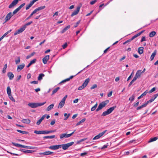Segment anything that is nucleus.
<instances>
[{"mask_svg":"<svg viewBox=\"0 0 158 158\" xmlns=\"http://www.w3.org/2000/svg\"><path fill=\"white\" fill-rule=\"evenodd\" d=\"M46 103V102L43 103H29L28 104V105L31 108H36L38 106H42L45 104Z\"/></svg>","mask_w":158,"mask_h":158,"instance_id":"nucleus-1","label":"nucleus"},{"mask_svg":"<svg viewBox=\"0 0 158 158\" xmlns=\"http://www.w3.org/2000/svg\"><path fill=\"white\" fill-rule=\"evenodd\" d=\"M116 107V106L110 107L107 110L104 112L102 114V116H105L110 114Z\"/></svg>","mask_w":158,"mask_h":158,"instance_id":"nucleus-2","label":"nucleus"},{"mask_svg":"<svg viewBox=\"0 0 158 158\" xmlns=\"http://www.w3.org/2000/svg\"><path fill=\"white\" fill-rule=\"evenodd\" d=\"M108 102L109 101L108 100H106L100 103L99 104L98 107L96 109V111H98L105 107Z\"/></svg>","mask_w":158,"mask_h":158,"instance_id":"nucleus-3","label":"nucleus"},{"mask_svg":"<svg viewBox=\"0 0 158 158\" xmlns=\"http://www.w3.org/2000/svg\"><path fill=\"white\" fill-rule=\"evenodd\" d=\"M74 143V142H72L66 144H60V148H62L63 150H66L69 147L73 145Z\"/></svg>","mask_w":158,"mask_h":158,"instance_id":"nucleus-4","label":"nucleus"},{"mask_svg":"<svg viewBox=\"0 0 158 158\" xmlns=\"http://www.w3.org/2000/svg\"><path fill=\"white\" fill-rule=\"evenodd\" d=\"M67 97V95H65L62 99L58 106V108H61L64 105L66 99Z\"/></svg>","mask_w":158,"mask_h":158,"instance_id":"nucleus-5","label":"nucleus"},{"mask_svg":"<svg viewBox=\"0 0 158 158\" xmlns=\"http://www.w3.org/2000/svg\"><path fill=\"white\" fill-rule=\"evenodd\" d=\"M90 79L89 78L86 79L84 82L82 84V85L78 87V89L79 90H81L83 89L87 85Z\"/></svg>","mask_w":158,"mask_h":158,"instance_id":"nucleus-6","label":"nucleus"},{"mask_svg":"<svg viewBox=\"0 0 158 158\" xmlns=\"http://www.w3.org/2000/svg\"><path fill=\"white\" fill-rule=\"evenodd\" d=\"M75 130L69 134H67L66 133L62 134L60 135V138L63 139L64 138H67L71 136L74 133Z\"/></svg>","mask_w":158,"mask_h":158,"instance_id":"nucleus-7","label":"nucleus"},{"mask_svg":"<svg viewBox=\"0 0 158 158\" xmlns=\"http://www.w3.org/2000/svg\"><path fill=\"white\" fill-rule=\"evenodd\" d=\"M26 29L25 26H23L20 29L16 31L14 33V35H15L23 32Z\"/></svg>","mask_w":158,"mask_h":158,"instance_id":"nucleus-8","label":"nucleus"},{"mask_svg":"<svg viewBox=\"0 0 158 158\" xmlns=\"http://www.w3.org/2000/svg\"><path fill=\"white\" fill-rule=\"evenodd\" d=\"M107 131V130H105L101 133H100L98 135L95 136L93 139V140L97 139L100 138L101 137L103 136Z\"/></svg>","mask_w":158,"mask_h":158,"instance_id":"nucleus-9","label":"nucleus"},{"mask_svg":"<svg viewBox=\"0 0 158 158\" xmlns=\"http://www.w3.org/2000/svg\"><path fill=\"white\" fill-rule=\"evenodd\" d=\"M38 0H33L31 1L29 4L27 5L26 8V10H28L32 6V5L35 2Z\"/></svg>","mask_w":158,"mask_h":158,"instance_id":"nucleus-10","label":"nucleus"},{"mask_svg":"<svg viewBox=\"0 0 158 158\" xmlns=\"http://www.w3.org/2000/svg\"><path fill=\"white\" fill-rule=\"evenodd\" d=\"M18 0H14L9 6V8H11L15 6L18 2Z\"/></svg>","mask_w":158,"mask_h":158,"instance_id":"nucleus-11","label":"nucleus"},{"mask_svg":"<svg viewBox=\"0 0 158 158\" xmlns=\"http://www.w3.org/2000/svg\"><path fill=\"white\" fill-rule=\"evenodd\" d=\"M60 144L58 145H53L50 146L49 148L52 150H57L60 148Z\"/></svg>","mask_w":158,"mask_h":158,"instance_id":"nucleus-12","label":"nucleus"},{"mask_svg":"<svg viewBox=\"0 0 158 158\" xmlns=\"http://www.w3.org/2000/svg\"><path fill=\"white\" fill-rule=\"evenodd\" d=\"M13 16V15L11 12L8 13L5 18V22H6L9 20Z\"/></svg>","mask_w":158,"mask_h":158,"instance_id":"nucleus-13","label":"nucleus"},{"mask_svg":"<svg viewBox=\"0 0 158 158\" xmlns=\"http://www.w3.org/2000/svg\"><path fill=\"white\" fill-rule=\"evenodd\" d=\"M80 8V7L78 6L77 7L76 10H74L71 14V17H73V16L76 15L77 14L79 11Z\"/></svg>","mask_w":158,"mask_h":158,"instance_id":"nucleus-14","label":"nucleus"},{"mask_svg":"<svg viewBox=\"0 0 158 158\" xmlns=\"http://www.w3.org/2000/svg\"><path fill=\"white\" fill-rule=\"evenodd\" d=\"M141 74V70H139L137 71L136 74L134 77L135 80H136L139 77Z\"/></svg>","mask_w":158,"mask_h":158,"instance_id":"nucleus-15","label":"nucleus"},{"mask_svg":"<svg viewBox=\"0 0 158 158\" xmlns=\"http://www.w3.org/2000/svg\"><path fill=\"white\" fill-rule=\"evenodd\" d=\"M144 30H143L138 33L136 34V35H135L134 36H133L131 38V40L132 41L134 39L136 38L137 37L139 36L142 33H143L144 32Z\"/></svg>","mask_w":158,"mask_h":158,"instance_id":"nucleus-16","label":"nucleus"},{"mask_svg":"<svg viewBox=\"0 0 158 158\" xmlns=\"http://www.w3.org/2000/svg\"><path fill=\"white\" fill-rule=\"evenodd\" d=\"M49 59V55H47L43 59V63L45 64H46L47 63V61Z\"/></svg>","mask_w":158,"mask_h":158,"instance_id":"nucleus-17","label":"nucleus"},{"mask_svg":"<svg viewBox=\"0 0 158 158\" xmlns=\"http://www.w3.org/2000/svg\"><path fill=\"white\" fill-rule=\"evenodd\" d=\"M7 76L10 80H12L14 76L13 73L11 72H9L8 73Z\"/></svg>","mask_w":158,"mask_h":158,"instance_id":"nucleus-18","label":"nucleus"},{"mask_svg":"<svg viewBox=\"0 0 158 158\" xmlns=\"http://www.w3.org/2000/svg\"><path fill=\"white\" fill-rule=\"evenodd\" d=\"M25 64L24 63L21 64L19 65L17 67V70L18 71H19L20 70H22L24 67Z\"/></svg>","mask_w":158,"mask_h":158,"instance_id":"nucleus-19","label":"nucleus"},{"mask_svg":"<svg viewBox=\"0 0 158 158\" xmlns=\"http://www.w3.org/2000/svg\"><path fill=\"white\" fill-rule=\"evenodd\" d=\"M45 6H41L39 7H38V8H36L35 9L34 11V12L36 13V12H37L38 11H39V10H43L45 8Z\"/></svg>","mask_w":158,"mask_h":158,"instance_id":"nucleus-20","label":"nucleus"},{"mask_svg":"<svg viewBox=\"0 0 158 158\" xmlns=\"http://www.w3.org/2000/svg\"><path fill=\"white\" fill-rule=\"evenodd\" d=\"M21 121L22 123L26 124H29L31 122L30 120L28 119H23Z\"/></svg>","mask_w":158,"mask_h":158,"instance_id":"nucleus-21","label":"nucleus"},{"mask_svg":"<svg viewBox=\"0 0 158 158\" xmlns=\"http://www.w3.org/2000/svg\"><path fill=\"white\" fill-rule=\"evenodd\" d=\"M156 54V50H155L154 52L152 53V55L150 57V60H152L155 56Z\"/></svg>","mask_w":158,"mask_h":158,"instance_id":"nucleus-22","label":"nucleus"},{"mask_svg":"<svg viewBox=\"0 0 158 158\" xmlns=\"http://www.w3.org/2000/svg\"><path fill=\"white\" fill-rule=\"evenodd\" d=\"M74 76H70L69 78H67L65 80H63L60 83H64L66 81H69L70 80V79H72L74 77Z\"/></svg>","mask_w":158,"mask_h":158,"instance_id":"nucleus-23","label":"nucleus"},{"mask_svg":"<svg viewBox=\"0 0 158 158\" xmlns=\"http://www.w3.org/2000/svg\"><path fill=\"white\" fill-rule=\"evenodd\" d=\"M55 131V130L43 131V134H47Z\"/></svg>","mask_w":158,"mask_h":158,"instance_id":"nucleus-24","label":"nucleus"},{"mask_svg":"<svg viewBox=\"0 0 158 158\" xmlns=\"http://www.w3.org/2000/svg\"><path fill=\"white\" fill-rule=\"evenodd\" d=\"M20 151L22 152H23L25 153H32L34 151L33 150H24L23 149H21L20 150Z\"/></svg>","mask_w":158,"mask_h":158,"instance_id":"nucleus-25","label":"nucleus"},{"mask_svg":"<svg viewBox=\"0 0 158 158\" xmlns=\"http://www.w3.org/2000/svg\"><path fill=\"white\" fill-rule=\"evenodd\" d=\"M143 48L140 47L138 48V52L140 54H142L143 52Z\"/></svg>","mask_w":158,"mask_h":158,"instance_id":"nucleus-26","label":"nucleus"},{"mask_svg":"<svg viewBox=\"0 0 158 158\" xmlns=\"http://www.w3.org/2000/svg\"><path fill=\"white\" fill-rule=\"evenodd\" d=\"M70 26L69 25L64 28L61 31V33H63L65 32L68 29L70 28Z\"/></svg>","mask_w":158,"mask_h":158,"instance_id":"nucleus-27","label":"nucleus"},{"mask_svg":"<svg viewBox=\"0 0 158 158\" xmlns=\"http://www.w3.org/2000/svg\"><path fill=\"white\" fill-rule=\"evenodd\" d=\"M158 139V137H155L153 138H151L148 141V143H151L152 142L156 141Z\"/></svg>","mask_w":158,"mask_h":158,"instance_id":"nucleus-28","label":"nucleus"},{"mask_svg":"<svg viewBox=\"0 0 158 158\" xmlns=\"http://www.w3.org/2000/svg\"><path fill=\"white\" fill-rule=\"evenodd\" d=\"M54 106V104H52L49 105L46 109L47 111H49L51 110L53 107Z\"/></svg>","mask_w":158,"mask_h":158,"instance_id":"nucleus-29","label":"nucleus"},{"mask_svg":"<svg viewBox=\"0 0 158 158\" xmlns=\"http://www.w3.org/2000/svg\"><path fill=\"white\" fill-rule=\"evenodd\" d=\"M55 137V135H51V136H44L43 137V138L44 139H52L54 138Z\"/></svg>","mask_w":158,"mask_h":158,"instance_id":"nucleus-30","label":"nucleus"},{"mask_svg":"<svg viewBox=\"0 0 158 158\" xmlns=\"http://www.w3.org/2000/svg\"><path fill=\"white\" fill-rule=\"evenodd\" d=\"M53 153V152H50V151H46V152H44L42 153L41 154H42L44 155H51Z\"/></svg>","mask_w":158,"mask_h":158,"instance_id":"nucleus-31","label":"nucleus"},{"mask_svg":"<svg viewBox=\"0 0 158 158\" xmlns=\"http://www.w3.org/2000/svg\"><path fill=\"white\" fill-rule=\"evenodd\" d=\"M156 34V32L155 31H152L150 32L149 34V36L150 37H154Z\"/></svg>","mask_w":158,"mask_h":158,"instance_id":"nucleus-32","label":"nucleus"},{"mask_svg":"<svg viewBox=\"0 0 158 158\" xmlns=\"http://www.w3.org/2000/svg\"><path fill=\"white\" fill-rule=\"evenodd\" d=\"M148 93V91L146 90L144 93H143L140 96H139V97L138 98V99H139Z\"/></svg>","mask_w":158,"mask_h":158,"instance_id":"nucleus-33","label":"nucleus"},{"mask_svg":"<svg viewBox=\"0 0 158 158\" xmlns=\"http://www.w3.org/2000/svg\"><path fill=\"white\" fill-rule=\"evenodd\" d=\"M44 76V74L43 73L40 74L38 77V80L39 81L41 80L43 78V77Z\"/></svg>","mask_w":158,"mask_h":158,"instance_id":"nucleus-34","label":"nucleus"},{"mask_svg":"<svg viewBox=\"0 0 158 158\" xmlns=\"http://www.w3.org/2000/svg\"><path fill=\"white\" fill-rule=\"evenodd\" d=\"M12 143L15 146L19 147H21L23 148V145L17 143H15L13 142H12Z\"/></svg>","mask_w":158,"mask_h":158,"instance_id":"nucleus-35","label":"nucleus"},{"mask_svg":"<svg viewBox=\"0 0 158 158\" xmlns=\"http://www.w3.org/2000/svg\"><path fill=\"white\" fill-rule=\"evenodd\" d=\"M146 106H146V104H145V103H144V104H143L142 105H141V106H140L136 108V110H139L140 109H142V108H143V107H146Z\"/></svg>","mask_w":158,"mask_h":158,"instance_id":"nucleus-36","label":"nucleus"},{"mask_svg":"<svg viewBox=\"0 0 158 158\" xmlns=\"http://www.w3.org/2000/svg\"><path fill=\"white\" fill-rule=\"evenodd\" d=\"M60 88L59 87H57L53 91L52 94V95L54 94L60 89Z\"/></svg>","mask_w":158,"mask_h":158,"instance_id":"nucleus-37","label":"nucleus"},{"mask_svg":"<svg viewBox=\"0 0 158 158\" xmlns=\"http://www.w3.org/2000/svg\"><path fill=\"white\" fill-rule=\"evenodd\" d=\"M7 92L8 95L10 96L11 94V89L9 87H8L7 88Z\"/></svg>","mask_w":158,"mask_h":158,"instance_id":"nucleus-38","label":"nucleus"},{"mask_svg":"<svg viewBox=\"0 0 158 158\" xmlns=\"http://www.w3.org/2000/svg\"><path fill=\"white\" fill-rule=\"evenodd\" d=\"M17 131L23 134H27L28 133V132L25 131H22L19 130H17Z\"/></svg>","mask_w":158,"mask_h":158,"instance_id":"nucleus-39","label":"nucleus"},{"mask_svg":"<svg viewBox=\"0 0 158 158\" xmlns=\"http://www.w3.org/2000/svg\"><path fill=\"white\" fill-rule=\"evenodd\" d=\"M35 133L37 134H43V131L35 130L34 132Z\"/></svg>","mask_w":158,"mask_h":158,"instance_id":"nucleus-40","label":"nucleus"},{"mask_svg":"<svg viewBox=\"0 0 158 158\" xmlns=\"http://www.w3.org/2000/svg\"><path fill=\"white\" fill-rule=\"evenodd\" d=\"M85 120V118H84L82 119L81 120L78 122L76 124L77 126L80 125L81 123L84 122Z\"/></svg>","mask_w":158,"mask_h":158,"instance_id":"nucleus-41","label":"nucleus"},{"mask_svg":"<svg viewBox=\"0 0 158 158\" xmlns=\"http://www.w3.org/2000/svg\"><path fill=\"white\" fill-rule=\"evenodd\" d=\"M20 62V57L19 56L18 57L17 59L15 60V64H19Z\"/></svg>","mask_w":158,"mask_h":158,"instance_id":"nucleus-42","label":"nucleus"},{"mask_svg":"<svg viewBox=\"0 0 158 158\" xmlns=\"http://www.w3.org/2000/svg\"><path fill=\"white\" fill-rule=\"evenodd\" d=\"M155 99L153 98H152L149 100L147 102H145V103L147 106L148 103L152 102Z\"/></svg>","mask_w":158,"mask_h":158,"instance_id":"nucleus-43","label":"nucleus"},{"mask_svg":"<svg viewBox=\"0 0 158 158\" xmlns=\"http://www.w3.org/2000/svg\"><path fill=\"white\" fill-rule=\"evenodd\" d=\"M70 115V114H68L67 113H64V117H66L64 119V120H66Z\"/></svg>","mask_w":158,"mask_h":158,"instance_id":"nucleus-44","label":"nucleus"},{"mask_svg":"<svg viewBox=\"0 0 158 158\" xmlns=\"http://www.w3.org/2000/svg\"><path fill=\"white\" fill-rule=\"evenodd\" d=\"M7 67V65L6 64H5L3 69L2 71V73H6V70Z\"/></svg>","mask_w":158,"mask_h":158,"instance_id":"nucleus-45","label":"nucleus"},{"mask_svg":"<svg viewBox=\"0 0 158 158\" xmlns=\"http://www.w3.org/2000/svg\"><path fill=\"white\" fill-rule=\"evenodd\" d=\"M98 106V103H97L94 106H93V107H92L91 108V111H93L95 109H96V107H97Z\"/></svg>","mask_w":158,"mask_h":158,"instance_id":"nucleus-46","label":"nucleus"},{"mask_svg":"<svg viewBox=\"0 0 158 158\" xmlns=\"http://www.w3.org/2000/svg\"><path fill=\"white\" fill-rule=\"evenodd\" d=\"M135 97V95L134 94L132 95V96L129 98V100H130L131 101H133L134 100Z\"/></svg>","mask_w":158,"mask_h":158,"instance_id":"nucleus-47","label":"nucleus"},{"mask_svg":"<svg viewBox=\"0 0 158 158\" xmlns=\"http://www.w3.org/2000/svg\"><path fill=\"white\" fill-rule=\"evenodd\" d=\"M19 10V9L17 8H16L15 10L13 12V13L12 14L13 15H15V14H16V13H17V12Z\"/></svg>","mask_w":158,"mask_h":158,"instance_id":"nucleus-48","label":"nucleus"},{"mask_svg":"<svg viewBox=\"0 0 158 158\" xmlns=\"http://www.w3.org/2000/svg\"><path fill=\"white\" fill-rule=\"evenodd\" d=\"M9 98L13 102H15V99L14 98L11 96V95L9 96Z\"/></svg>","mask_w":158,"mask_h":158,"instance_id":"nucleus-49","label":"nucleus"},{"mask_svg":"<svg viewBox=\"0 0 158 158\" xmlns=\"http://www.w3.org/2000/svg\"><path fill=\"white\" fill-rule=\"evenodd\" d=\"M11 31V29L8 31L7 32L5 33L2 36L4 38L6 35H7L8 33L10 32Z\"/></svg>","mask_w":158,"mask_h":158,"instance_id":"nucleus-50","label":"nucleus"},{"mask_svg":"<svg viewBox=\"0 0 158 158\" xmlns=\"http://www.w3.org/2000/svg\"><path fill=\"white\" fill-rule=\"evenodd\" d=\"M36 59H34L31 60L29 63H30L32 65V64L35 63L36 62Z\"/></svg>","mask_w":158,"mask_h":158,"instance_id":"nucleus-51","label":"nucleus"},{"mask_svg":"<svg viewBox=\"0 0 158 158\" xmlns=\"http://www.w3.org/2000/svg\"><path fill=\"white\" fill-rule=\"evenodd\" d=\"M87 138H84V139H81L80 140H78V141H77V143H78V144H79L81 142L85 140Z\"/></svg>","mask_w":158,"mask_h":158,"instance_id":"nucleus-52","label":"nucleus"},{"mask_svg":"<svg viewBox=\"0 0 158 158\" xmlns=\"http://www.w3.org/2000/svg\"><path fill=\"white\" fill-rule=\"evenodd\" d=\"M35 13L34 11H33L31 14L28 16V17L27 19H30L31 17Z\"/></svg>","mask_w":158,"mask_h":158,"instance_id":"nucleus-53","label":"nucleus"},{"mask_svg":"<svg viewBox=\"0 0 158 158\" xmlns=\"http://www.w3.org/2000/svg\"><path fill=\"white\" fill-rule=\"evenodd\" d=\"M97 85L96 84H94L91 87L90 89H94L96 88L97 87Z\"/></svg>","mask_w":158,"mask_h":158,"instance_id":"nucleus-54","label":"nucleus"},{"mask_svg":"<svg viewBox=\"0 0 158 158\" xmlns=\"http://www.w3.org/2000/svg\"><path fill=\"white\" fill-rule=\"evenodd\" d=\"M136 80H135L134 78H133L132 80L130 82L129 85V86H130L132 84V83L136 81Z\"/></svg>","mask_w":158,"mask_h":158,"instance_id":"nucleus-55","label":"nucleus"},{"mask_svg":"<svg viewBox=\"0 0 158 158\" xmlns=\"http://www.w3.org/2000/svg\"><path fill=\"white\" fill-rule=\"evenodd\" d=\"M156 90V88L153 87L149 91V93H151Z\"/></svg>","mask_w":158,"mask_h":158,"instance_id":"nucleus-56","label":"nucleus"},{"mask_svg":"<svg viewBox=\"0 0 158 158\" xmlns=\"http://www.w3.org/2000/svg\"><path fill=\"white\" fill-rule=\"evenodd\" d=\"M25 3H23L18 8L20 10L22 7H23L25 5Z\"/></svg>","mask_w":158,"mask_h":158,"instance_id":"nucleus-57","label":"nucleus"},{"mask_svg":"<svg viewBox=\"0 0 158 158\" xmlns=\"http://www.w3.org/2000/svg\"><path fill=\"white\" fill-rule=\"evenodd\" d=\"M32 23V21H30L27 23L26 24H25L24 26H25L26 28V27L27 26H28L31 24V23Z\"/></svg>","mask_w":158,"mask_h":158,"instance_id":"nucleus-58","label":"nucleus"},{"mask_svg":"<svg viewBox=\"0 0 158 158\" xmlns=\"http://www.w3.org/2000/svg\"><path fill=\"white\" fill-rule=\"evenodd\" d=\"M97 1V0H93L90 2V4L91 5H93Z\"/></svg>","mask_w":158,"mask_h":158,"instance_id":"nucleus-59","label":"nucleus"},{"mask_svg":"<svg viewBox=\"0 0 158 158\" xmlns=\"http://www.w3.org/2000/svg\"><path fill=\"white\" fill-rule=\"evenodd\" d=\"M31 74L30 73H29L27 75V79H29L30 78H31Z\"/></svg>","mask_w":158,"mask_h":158,"instance_id":"nucleus-60","label":"nucleus"},{"mask_svg":"<svg viewBox=\"0 0 158 158\" xmlns=\"http://www.w3.org/2000/svg\"><path fill=\"white\" fill-rule=\"evenodd\" d=\"M38 81H33L31 82L30 83L31 84H38Z\"/></svg>","mask_w":158,"mask_h":158,"instance_id":"nucleus-61","label":"nucleus"},{"mask_svg":"<svg viewBox=\"0 0 158 158\" xmlns=\"http://www.w3.org/2000/svg\"><path fill=\"white\" fill-rule=\"evenodd\" d=\"M146 40V38L145 36H143L141 38V42H143V41Z\"/></svg>","mask_w":158,"mask_h":158,"instance_id":"nucleus-62","label":"nucleus"},{"mask_svg":"<svg viewBox=\"0 0 158 158\" xmlns=\"http://www.w3.org/2000/svg\"><path fill=\"white\" fill-rule=\"evenodd\" d=\"M67 45H68L67 43H65L64 45H62V47L64 49L66 48L67 47Z\"/></svg>","mask_w":158,"mask_h":158,"instance_id":"nucleus-63","label":"nucleus"},{"mask_svg":"<svg viewBox=\"0 0 158 158\" xmlns=\"http://www.w3.org/2000/svg\"><path fill=\"white\" fill-rule=\"evenodd\" d=\"M42 121L40 119L36 123V124L38 125H40Z\"/></svg>","mask_w":158,"mask_h":158,"instance_id":"nucleus-64","label":"nucleus"}]
</instances>
